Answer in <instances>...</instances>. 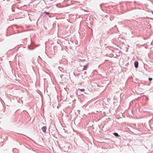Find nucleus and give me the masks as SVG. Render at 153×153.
I'll return each instance as SVG.
<instances>
[{
  "label": "nucleus",
  "mask_w": 153,
  "mask_h": 153,
  "mask_svg": "<svg viewBox=\"0 0 153 153\" xmlns=\"http://www.w3.org/2000/svg\"><path fill=\"white\" fill-rule=\"evenodd\" d=\"M13 25V26H16V28H17V25Z\"/></svg>",
  "instance_id": "obj_12"
},
{
  "label": "nucleus",
  "mask_w": 153,
  "mask_h": 153,
  "mask_svg": "<svg viewBox=\"0 0 153 153\" xmlns=\"http://www.w3.org/2000/svg\"><path fill=\"white\" fill-rule=\"evenodd\" d=\"M151 13H152V14L153 15V11L152 10L151 11Z\"/></svg>",
  "instance_id": "obj_14"
},
{
  "label": "nucleus",
  "mask_w": 153,
  "mask_h": 153,
  "mask_svg": "<svg viewBox=\"0 0 153 153\" xmlns=\"http://www.w3.org/2000/svg\"><path fill=\"white\" fill-rule=\"evenodd\" d=\"M91 30H92V31H93L92 29H91Z\"/></svg>",
  "instance_id": "obj_18"
},
{
  "label": "nucleus",
  "mask_w": 153,
  "mask_h": 153,
  "mask_svg": "<svg viewBox=\"0 0 153 153\" xmlns=\"http://www.w3.org/2000/svg\"><path fill=\"white\" fill-rule=\"evenodd\" d=\"M152 78H149V80L150 81H151L152 80Z\"/></svg>",
  "instance_id": "obj_11"
},
{
  "label": "nucleus",
  "mask_w": 153,
  "mask_h": 153,
  "mask_svg": "<svg viewBox=\"0 0 153 153\" xmlns=\"http://www.w3.org/2000/svg\"><path fill=\"white\" fill-rule=\"evenodd\" d=\"M15 4H13V5L11 7V9L13 12H15Z\"/></svg>",
  "instance_id": "obj_2"
},
{
  "label": "nucleus",
  "mask_w": 153,
  "mask_h": 153,
  "mask_svg": "<svg viewBox=\"0 0 153 153\" xmlns=\"http://www.w3.org/2000/svg\"><path fill=\"white\" fill-rule=\"evenodd\" d=\"M28 48L30 50H33L34 48L33 47H32L30 45H28Z\"/></svg>",
  "instance_id": "obj_4"
},
{
  "label": "nucleus",
  "mask_w": 153,
  "mask_h": 153,
  "mask_svg": "<svg viewBox=\"0 0 153 153\" xmlns=\"http://www.w3.org/2000/svg\"><path fill=\"white\" fill-rule=\"evenodd\" d=\"M47 129L46 127V126H44L42 128V131L44 132H45Z\"/></svg>",
  "instance_id": "obj_5"
},
{
  "label": "nucleus",
  "mask_w": 153,
  "mask_h": 153,
  "mask_svg": "<svg viewBox=\"0 0 153 153\" xmlns=\"http://www.w3.org/2000/svg\"><path fill=\"white\" fill-rule=\"evenodd\" d=\"M134 66L135 68H137L138 66V62L137 61H135L134 62Z\"/></svg>",
  "instance_id": "obj_1"
},
{
  "label": "nucleus",
  "mask_w": 153,
  "mask_h": 153,
  "mask_svg": "<svg viewBox=\"0 0 153 153\" xmlns=\"http://www.w3.org/2000/svg\"><path fill=\"white\" fill-rule=\"evenodd\" d=\"M88 64H87L84 66L83 68H82V70H86L87 68L88 67Z\"/></svg>",
  "instance_id": "obj_3"
},
{
  "label": "nucleus",
  "mask_w": 153,
  "mask_h": 153,
  "mask_svg": "<svg viewBox=\"0 0 153 153\" xmlns=\"http://www.w3.org/2000/svg\"><path fill=\"white\" fill-rule=\"evenodd\" d=\"M50 14V13L48 12L45 11L43 13V15H44L43 16L44 17L45 16V15H48Z\"/></svg>",
  "instance_id": "obj_6"
},
{
  "label": "nucleus",
  "mask_w": 153,
  "mask_h": 153,
  "mask_svg": "<svg viewBox=\"0 0 153 153\" xmlns=\"http://www.w3.org/2000/svg\"><path fill=\"white\" fill-rule=\"evenodd\" d=\"M78 90H79L80 91H85V90L84 89H79Z\"/></svg>",
  "instance_id": "obj_10"
},
{
  "label": "nucleus",
  "mask_w": 153,
  "mask_h": 153,
  "mask_svg": "<svg viewBox=\"0 0 153 153\" xmlns=\"http://www.w3.org/2000/svg\"><path fill=\"white\" fill-rule=\"evenodd\" d=\"M94 72H95V71H93V72H92V74H93Z\"/></svg>",
  "instance_id": "obj_17"
},
{
  "label": "nucleus",
  "mask_w": 153,
  "mask_h": 153,
  "mask_svg": "<svg viewBox=\"0 0 153 153\" xmlns=\"http://www.w3.org/2000/svg\"><path fill=\"white\" fill-rule=\"evenodd\" d=\"M113 134L116 136L119 137V135L117 133H114Z\"/></svg>",
  "instance_id": "obj_8"
},
{
  "label": "nucleus",
  "mask_w": 153,
  "mask_h": 153,
  "mask_svg": "<svg viewBox=\"0 0 153 153\" xmlns=\"http://www.w3.org/2000/svg\"><path fill=\"white\" fill-rule=\"evenodd\" d=\"M104 4H103V3H102V4H100V7L101 8V9L103 10L102 9V6H104Z\"/></svg>",
  "instance_id": "obj_9"
},
{
  "label": "nucleus",
  "mask_w": 153,
  "mask_h": 153,
  "mask_svg": "<svg viewBox=\"0 0 153 153\" xmlns=\"http://www.w3.org/2000/svg\"><path fill=\"white\" fill-rule=\"evenodd\" d=\"M17 8L18 9H19V7H17Z\"/></svg>",
  "instance_id": "obj_16"
},
{
  "label": "nucleus",
  "mask_w": 153,
  "mask_h": 153,
  "mask_svg": "<svg viewBox=\"0 0 153 153\" xmlns=\"http://www.w3.org/2000/svg\"><path fill=\"white\" fill-rule=\"evenodd\" d=\"M6 36H8V35L7 34H6Z\"/></svg>",
  "instance_id": "obj_15"
},
{
  "label": "nucleus",
  "mask_w": 153,
  "mask_h": 153,
  "mask_svg": "<svg viewBox=\"0 0 153 153\" xmlns=\"http://www.w3.org/2000/svg\"><path fill=\"white\" fill-rule=\"evenodd\" d=\"M149 18L150 19H151L153 20V18Z\"/></svg>",
  "instance_id": "obj_13"
},
{
  "label": "nucleus",
  "mask_w": 153,
  "mask_h": 153,
  "mask_svg": "<svg viewBox=\"0 0 153 153\" xmlns=\"http://www.w3.org/2000/svg\"><path fill=\"white\" fill-rule=\"evenodd\" d=\"M31 46L33 47V48H34L35 45V43H34V42L31 40Z\"/></svg>",
  "instance_id": "obj_7"
}]
</instances>
